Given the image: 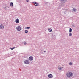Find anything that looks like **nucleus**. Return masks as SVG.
I'll list each match as a JSON object with an SVG mask.
<instances>
[{
    "mask_svg": "<svg viewBox=\"0 0 79 79\" xmlns=\"http://www.w3.org/2000/svg\"><path fill=\"white\" fill-rule=\"evenodd\" d=\"M73 11H74V12H76V9H73Z\"/></svg>",
    "mask_w": 79,
    "mask_h": 79,
    "instance_id": "nucleus-12",
    "label": "nucleus"
},
{
    "mask_svg": "<svg viewBox=\"0 0 79 79\" xmlns=\"http://www.w3.org/2000/svg\"><path fill=\"white\" fill-rule=\"evenodd\" d=\"M46 52L45 51H44V52Z\"/></svg>",
    "mask_w": 79,
    "mask_h": 79,
    "instance_id": "nucleus-22",
    "label": "nucleus"
},
{
    "mask_svg": "<svg viewBox=\"0 0 79 79\" xmlns=\"http://www.w3.org/2000/svg\"><path fill=\"white\" fill-rule=\"evenodd\" d=\"M15 47H13V48H10L11 50H13V49H15Z\"/></svg>",
    "mask_w": 79,
    "mask_h": 79,
    "instance_id": "nucleus-16",
    "label": "nucleus"
},
{
    "mask_svg": "<svg viewBox=\"0 0 79 79\" xmlns=\"http://www.w3.org/2000/svg\"><path fill=\"white\" fill-rule=\"evenodd\" d=\"M10 5L11 6H13V3L12 2L10 3Z\"/></svg>",
    "mask_w": 79,
    "mask_h": 79,
    "instance_id": "nucleus-10",
    "label": "nucleus"
},
{
    "mask_svg": "<svg viewBox=\"0 0 79 79\" xmlns=\"http://www.w3.org/2000/svg\"><path fill=\"white\" fill-rule=\"evenodd\" d=\"M0 28L1 29H3V28H4V26L3 25H0Z\"/></svg>",
    "mask_w": 79,
    "mask_h": 79,
    "instance_id": "nucleus-5",
    "label": "nucleus"
},
{
    "mask_svg": "<svg viewBox=\"0 0 79 79\" xmlns=\"http://www.w3.org/2000/svg\"><path fill=\"white\" fill-rule=\"evenodd\" d=\"M67 76L68 77H71L73 76V73L70 72L67 74Z\"/></svg>",
    "mask_w": 79,
    "mask_h": 79,
    "instance_id": "nucleus-1",
    "label": "nucleus"
},
{
    "mask_svg": "<svg viewBox=\"0 0 79 79\" xmlns=\"http://www.w3.org/2000/svg\"><path fill=\"white\" fill-rule=\"evenodd\" d=\"M26 1L27 2H29V0H26Z\"/></svg>",
    "mask_w": 79,
    "mask_h": 79,
    "instance_id": "nucleus-20",
    "label": "nucleus"
},
{
    "mask_svg": "<svg viewBox=\"0 0 79 79\" xmlns=\"http://www.w3.org/2000/svg\"><path fill=\"white\" fill-rule=\"evenodd\" d=\"M69 65H72V64H73V63H72L71 62H70L69 63Z\"/></svg>",
    "mask_w": 79,
    "mask_h": 79,
    "instance_id": "nucleus-14",
    "label": "nucleus"
},
{
    "mask_svg": "<svg viewBox=\"0 0 79 79\" xmlns=\"http://www.w3.org/2000/svg\"><path fill=\"white\" fill-rule=\"evenodd\" d=\"M16 29L18 31H20L21 30V27L19 26H18L16 27Z\"/></svg>",
    "mask_w": 79,
    "mask_h": 79,
    "instance_id": "nucleus-2",
    "label": "nucleus"
},
{
    "mask_svg": "<svg viewBox=\"0 0 79 79\" xmlns=\"http://www.w3.org/2000/svg\"><path fill=\"white\" fill-rule=\"evenodd\" d=\"M69 36H72V33H69Z\"/></svg>",
    "mask_w": 79,
    "mask_h": 79,
    "instance_id": "nucleus-13",
    "label": "nucleus"
},
{
    "mask_svg": "<svg viewBox=\"0 0 79 79\" xmlns=\"http://www.w3.org/2000/svg\"><path fill=\"white\" fill-rule=\"evenodd\" d=\"M24 45H26V43H24Z\"/></svg>",
    "mask_w": 79,
    "mask_h": 79,
    "instance_id": "nucleus-21",
    "label": "nucleus"
},
{
    "mask_svg": "<svg viewBox=\"0 0 79 79\" xmlns=\"http://www.w3.org/2000/svg\"><path fill=\"white\" fill-rule=\"evenodd\" d=\"M33 57L32 56H30L29 58V61H32L33 60Z\"/></svg>",
    "mask_w": 79,
    "mask_h": 79,
    "instance_id": "nucleus-3",
    "label": "nucleus"
},
{
    "mask_svg": "<svg viewBox=\"0 0 79 79\" xmlns=\"http://www.w3.org/2000/svg\"><path fill=\"white\" fill-rule=\"evenodd\" d=\"M71 32H72V29H71V28H70L69 29V32L70 33Z\"/></svg>",
    "mask_w": 79,
    "mask_h": 79,
    "instance_id": "nucleus-11",
    "label": "nucleus"
},
{
    "mask_svg": "<svg viewBox=\"0 0 79 79\" xmlns=\"http://www.w3.org/2000/svg\"><path fill=\"white\" fill-rule=\"evenodd\" d=\"M48 30L50 32H51L52 31V29H48Z\"/></svg>",
    "mask_w": 79,
    "mask_h": 79,
    "instance_id": "nucleus-9",
    "label": "nucleus"
},
{
    "mask_svg": "<svg viewBox=\"0 0 79 79\" xmlns=\"http://www.w3.org/2000/svg\"><path fill=\"white\" fill-rule=\"evenodd\" d=\"M48 77L49 78H52L53 77V75L52 74H49L48 75Z\"/></svg>",
    "mask_w": 79,
    "mask_h": 79,
    "instance_id": "nucleus-4",
    "label": "nucleus"
},
{
    "mask_svg": "<svg viewBox=\"0 0 79 79\" xmlns=\"http://www.w3.org/2000/svg\"><path fill=\"white\" fill-rule=\"evenodd\" d=\"M64 0H61L62 2H64Z\"/></svg>",
    "mask_w": 79,
    "mask_h": 79,
    "instance_id": "nucleus-19",
    "label": "nucleus"
},
{
    "mask_svg": "<svg viewBox=\"0 0 79 79\" xmlns=\"http://www.w3.org/2000/svg\"><path fill=\"white\" fill-rule=\"evenodd\" d=\"M24 63H25V64H28L29 63V61L28 60H26L24 61Z\"/></svg>",
    "mask_w": 79,
    "mask_h": 79,
    "instance_id": "nucleus-6",
    "label": "nucleus"
},
{
    "mask_svg": "<svg viewBox=\"0 0 79 79\" xmlns=\"http://www.w3.org/2000/svg\"><path fill=\"white\" fill-rule=\"evenodd\" d=\"M59 69L60 70H61V69H62L61 67H60L59 68Z\"/></svg>",
    "mask_w": 79,
    "mask_h": 79,
    "instance_id": "nucleus-18",
    "label": "nucleus"
},
{
    "mask_svg": "<svg viewBox=\"0 0 79 79\" xmlns=\"http://www.w3.org/2000/svg\"><path fill=\"white\" fill-rule=\"evenodd\" d=\"M15 22L17 23H19V20L18 19H17L16 20Z\"/></svg>",
    "mask_w": 79,
    "mask_h": 79,
    "instance_id": "nucleus-8",
    "label": "nucleus"
},
{
    "mask_svg": "<svg viewBox=\"0 0 79 79\" xmlns=\"http://www.w3.org/2000/svg\"><path fill=\"white\" fill-rule=\"evenodd\" d=\"M25 29H30V27H28L25 28Z\"/></svg>",
    "mask_w": 79,
    "mask_h": 79,
    "instance_id": "nucleus-15",
    "label": "nucleus"
},
{
    "mask_svg": "<svg viewBox=\"0 0 79 79\" xmlns=\"http://www.w3.org/2000/svg\"><path fill=\"white\" fill-rule=\"evenodd\" d=\"M33 3H34L35 5V6H38L39 5V4L35 3V2H33Z\"/></svg>",
    "mask_w": 79,
    "mask_h": 79,
    "instance_id": "nucleus-7",
    "label": "nucleus"
},
{
    "mask_svg": "<svg viewBox=\"0 0 79 79\" xmlns=\"http://www.w3.org/2000/svg\"><path fill=\"white\" fill-rule=\"evenodd\" d=\"M25 33H27V32H28V31H27V30H25Z\"/></svg>",
    "mask_w": 79,
    "mask_h": 79,
    "instance_id": "nucleus-17",
    "label": "nucleus"
}]
</instances>
